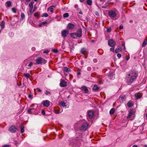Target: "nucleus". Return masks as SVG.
Wrapping results in <instances>:
<instances>
[{
    "label": "nucleus",
    "mask_w": 147,
    "mask_h": 147,
    "mask_svg": "<svg viewBox=\"0 0 147 147\" xmlns=\"http://www.w3.org/2000/svg\"><path fill=\"white\" fill-rule=\"evenodd\" d=\"M71 37L73 38L76 39L77 37L81 38L82 36V30L81 28H79L76 33H70Z\"/></svg>",
    "instance_id": "nucleus-1"
},
{
    "label": "nucleus",
    "mask_w": 147,
    "mask_h": 147,
    "mask_svg": "<svg viewBox=\"0 0 147 147\" xmlns=\"http://www.w3.org/2000/svg\"><path fill=\"white\" fill-rule=\"evenodd\" d=\"M36 64L37 65L45 64L47 62V61L44 59L42 58L41 57H38L35 60Z\"/></svg>",
    "instance_id": "nucleus-2"
},
{
    "label": "nucleus",
    "mask_w": 147,
    "mask_h": 147,
    "mask_svg": "<svg viewBox=\"0 0 147 147\" xmlns=\"http://www.w3.org/2000/svg\"><path fill=\"white\" fill-rule=\"evenodd\" d=\"M117 11H113L111 10L109 11L108 15L111 18H115L116 16V12Z\"/></svg>",
    "instance_id": "nucleus-3"
},
{
    "label": "nucleus",
    "mask_w": 147,
    "mask_h": 147,
    "mask_svg": "<svg viewBox=\"0 0 147 147\" xmlns=\"http://www.w3.org/2000/svg\"><path fill=\"white\" fill-rule=\"evenodd\" d=\"M108 45L110 47H115L116 42L113 39H109L108 42Z\"/></svg>",
    "instance_id": "nucleus-4"
},
{
    "label": "nucleus",
    "mask_w": 147,
    "mask_h": 147,
    "mask_svg": "<svg viewBox=\"0 0 147 147\" xmlns=\"http://www.w3.org/2000/svg\"><path fill=\"white\" fill-rule=\"evenodd\" d=\"M9 130L11 133H15L16 132L17 128L15 125H11L9 127Z\"/></svg>",
    "instance_id": "nucleus-5"
},
{
    "label": "nucleus",
    "mask_w": 147,
    "mask_h": 147,
    "mask_svg": "<svg viewBox=\"0 0 147 147\" xmlns=\"http://www.w3.org/2000/svg\"><path fill=\"white\" fill-rule=\"evenodd\" d=\"M88 124L87 123H84L82 125L81 127L80 128V129L81 131H85L86 130Z\"/></svg>",
    "instance_id": "nucleus-6"
},
{
    "label": "nucleus",
    "mask_w": 147,
    "mask_h": 147,
    "mask_svg": "<svg viewBox=\"0 0 147 147\" xmlns=\"http://www.w3.org/2000/svg\"><path fill=\"white\" fill-rule=\"evenodd\" d=\"M76 26L73 24L69 23L67 26V29L69 30H72L75 28Z\"/></svg>",
    "instance_id": "nucleus-7"
},
{
    "label": "nucleus",
    "mask_w": 147,
    "mask_h": 147,
    "mask_svg": "<svg viewBox=\"0 0 147 147\" xmlns=\"http://www.w3.org/2000/svg\"><path fill=\"white\" fill-rule=\"evenodd\" d=\"M94 112L92 110H90L88 111V117L90 119H92L94 115Z\"/></svg>",
    "instance_id": "nucleus-8"
},
{
    "label": "nucleus",
    "mask_w": 147,
    "mask_h": 147,
    "mask_svg": "<svg viewBox=\"0 0 147 147\" xmlns=\"http://www.w3.org/2000/svg\"><path fill=\"white\" fill-rule=\"evenodd\" d=\"M61 36L63 38H65L69 34V31L65 30H63L61 31Z\"/></svg>",
    "instance_id": "nucleus-9"
},
{
    "label": "nucleus",
    "mask_w": 147,
    "mask_h": 147,
    "mask_svg": "<svg viewBox=\"0 0 147 147\" xmlns=\"http://www.w3.org/2000/svg\"><path fill=\"white\" fill-rule=\"evenodd\" d=\"M60 85L61 87H65L67 85V83L64 80H61Z\"/></svg>",
    "instance_id": "nucleus-10"
},
{
    "label": "nucleus",
    "mask_w": 147,
    "mask_h": 147,
    "mask_svg": "<svg viewBox=\"0 0 147 147\" xmlns=\"http://www.w3.org/2000/svg\"><path fill=\"white\" fill-rule=\"evenodd\" d=\"M80 89L85 93L87 94L88 93L89 90L88 89L87 87L85 86H82Z\"/></svg>",
    "instance_id": "nucleus-11"
},
{
    "label": "nucleus",
    "mask_w": 147,
    "mask_h": 147,
    "mask_svg": "<svg viewBox=\"0 0 147 147\" xmlns=\"http://www.w3.org/2000/svg\"><path fill=\"white\" fill-rule=\"evenodd\" d=\"M137 77V76H131L129 79V82L130 83H132L134 80H135Z\"/></svg>",
    "instance_id": "nucleus-12"
},
{
    "label": "nucleus",
    "mask_w": 147,
    "mask_h": 147,
    "mask_svg": "<svg viewBox=\"0 0 147 147\" xmlns=\"http://www.w3.org/2000/svg\"><path fill=\"white\" fill-rule=\"evenodd\" d=\"M43 104L44 107H48L50 105V102L48 100L43 101Z\"/></svg>",
    "instance_id": "nucleus-13"
},
{
    "label": "nucleus",
    "mask_w": 147,
    "mask_h": 147,
    "mask_svg": "<svg viewBox=\"0 0 147 147\" xmlns=\"http://www.w3.org/2000/svg\"><path fill=\"white\" fill-rule=\"evenodd\" d=\"M134 112V110L133 109L130 110L129 111V113L128 116L127 117V118L129 119L130 118L131 116L132 115Z\"/></svg>",
    "instance_id": "nucleus-14"
},
{
    "label": "nucleus",
    "mask_w": 147,
    "mask_h": 147,
    "mask_svg": "<svg viewBox=\"0 0 147 147\" xmlns=\"http://www.w3.org/2000/svg\"><path fill=\"white\" fill-rule=\"evenodd\" d=\"M122 50V49L120 47H119L117 48H116V49L115 50V52L116 53H117L121 51Z\"/></svg>",
    "instance_id": "nucleus-15"
},
{
    "label": "nucleus",
    "mask_w": 147,
    "mask_h": 147,
    "mask_svg": "<svg viewBox=\"0 0 147 147\" xmlns=\"http://www.w3.org/2000/svg\"><path fill=\"white\" fill-rule=\"evenodd\" d=\"M87 52L86 49L84 48H82L80 51L81 53L84 54L85 53H86Z\"/></svg>",
    "instance_id": "nucleus-16"
},
{
    "label": "nucleus",
    "mask_w": 147,
    "mask_h": 147,
    "mask_svg": "<svg viewBox=\"0 0 147 147\" xmlns=\"http://www.w3.org/2000/svg\"><path fill=\"white\" fill-rule=\"evenodd\" d=\"M99 89V87L97 86L96 85H95L92 88V90L94 91H98Z\"/></svg>",
    "instance_id": "nucleus-17"
},
{
    "label": "nucleus",
    "mask_w": 147,
    "mask_h": 147,
    "mask_svg": "<svg viewBox=\"0 0 147 147\" xmlns=\"http://www.w3.org/2000/svg\"><path fill=\"white\" fill-rule=\"evenodd\" d=\"M110 3L109 1H107L105 3V4L102 7L103 8H107L110 4Z\"/></svg>",
    "instance_id": "nucleus-18"
},
{
    "label": "nucleus",
    "mask_w": 147,
    "mask_h": 147,
    "mask_svg": "<svg viewBox=\"0 0 147 147\" xmlns=\"http://www.w3.org/2000/svg\"><path fill=\"white\" fill-rule=\"evenodd\" d=\"M59 105L60 106H62L63 107L66 106L65 103L63 101H60L59 103Z\"/></svg>",
    "instance_id": "nucleus-19"
},
{
    "label": "nucleus",
    "mask_w": 147,
    "mask_h": 147,
    "mask_svg": "<svg viewBox=\"0 0 147 147\" xmlns=\"http://www.w3.org/2000/svg\"><path fill=\"white\" fill-rule=\"evenodd\" d=\"M55 7V6L52 5L48 8L47 10L48 11H50L51 13H53V7Z\"/></svg>",
    "instance_id": "nucleus-20"
},
{
    "label": "nucleus",
    "mask_w": 147,
    "mask_h": 147,
    "mask_svg": "<svg viewBox=\"0 0 147 147\" xmlns=\"http://www.w3.org/2000/svg\"><path fill=\"white\" fill-rule=\"evenodd\" d=\"M147 44V40L146 39H145L142 43V47H145Z\"/></svg>",
    "instance_id": "nucleus-21"
},
{
    "label": "nucleus",
    "mask_w": 147,
    "mask_h": 147,
    "mask_svg": "<svg viewBox=\"0 0 147 147\" xmlns=\"http://www.w3.org/2000/svg\"><path fill=\"white\" fill-rule=\"evenodd\" d=\"M133 104L130 101H129L127 104V106L129 107H132L133 105Z\"/></svg>",
    "instance_id": "nucleus-22"
},
{
    "label": "nucleus",
    "mask_w": 147,
    "mask_h": 147,
    "mask_svg": "<svg viewBox=\"0 0 147 147\" xmlns=\"http://www.w3.org/2000/svg\"><path fill=\"white\" fill-rule=\"evenodd\" d=\"M64 70L66 72H69L71 71V69L66 67H64Z\"/></svg>",
    "instance_id": "nucleus-23"
},
{
    "label": "nucleus",
    "mask_w": 147,
    "mask_h": 147,
    "mask_svg": "<svg viewBox=\"0 0 147 147\" xmlns=\"http://www.w3.org/2000/svg\"><path fill=\"white\" fill-rule=\"evenodd\" d=\"M119 99H121L122 101H125V95H121L119 97Z\"/></svg>",
    "instance_id": "nucleus-24"
},
{
    "label": "nucleus",
    "mask_w": 147,
    "mask_h": 147,
    "mask_svg": "<svg viewBox=\"0 0 147 147\" xmlns=\"http://www.w3.org/2000/svg\"><path fill=\"white\" fill-rule=\"evenodd\" d=\"M136 71L134 70H133L131 71V75L132 76H137Z\"/></svg>",
    "instance_id": "nucleus-25"
},
{
    "label": "nucleus",
    "mask_w": 147,
    "mask_h": 147,
    "mask_svg": "<svg viewBox=\"0 0 147 147\" xmlns=\"http://www.w3.org/2000/svg\"><path fill=\"white\" fill-rule=\"evenodd\" d=\"M34 110V109H29L28 110V112L30 114H33V111Z\"/></svg>",
    "instance_id": "nucleus-26"
},
{
    "label": "nucleus",
    "mask_w": 147,
    "mask_h": 147,
    "mask_svg": "<svg viewBox=\"0 0 147 147\" xmlns=\"http://www.w3.org/2000/svg\"><path fill=\"white\" fill-rule=\"evenodd\" d=\"M11 2L9 1H8L6 2V4H7V7H10L11 4Z\"/></svg>",
    "instance_id": "nucleus-27"
},
{
    "label": "nucleus",
    "mask_w": 147,
    "mask_h": 147,
    "mask_svg": "<svg viewBox=\"0 0 147 147\" xmlns=\"http://www.w3.org/2000/svg\"><path fill=\"white\" fill-rule=\"evenodd\" d=\"M115 111V109L114 108H112L109 111V113L110 115L113 114Z\"/></svg>",
    "instance_id": "nucleus-28"
},
{
    "label": "nucleus",
    "mask_w": 147,
    "mask_h": 147,
    "mask_svg": "<svg viewBox=\"0 0 147 147\" xmlns=\"http://www.w3.org/2000/svg\"><path fill=\"white\" fill-rule=\"evenodd\" d=\"M24 76L27 79H28L29 78L30 75L29 73H24Z\"/></svg>",
    "instance_id": "nucleus-29"
},
{
    "label": "nucleus",
    "mask_w": 147,
    "mask_h": 147,
    "mask_svg": "<svg viewBox=\"0 0 147 147\" xmlns=\"http://www.w3.org/2000/svg\"><path fill=\"white\" fill-rule=\"evenodd\" d=\"M5 22L4 21H1V27L2 29H3L5 27Z\"/></svg>",
    "instance_id": "nucleus-30"
},
{
    "label": "nucleus",
    "mask_w": 147,
    "mask_h": 147,
    "mask_svg": "<svg viewBox=\"0 0 147 147\" xmlns=\"http://www.w3.org/2000/svg\"><path fill=\"white\" fill-rule=\"evenodd\" d=\"M87 3L89 5H91L92 4V0H87Z\"/></svg>",
    "instance_id": "nucleus-31"
},
{
    "label": "nucleus",
    "mask_w": 147,
    "mask_h": 147,
    "mask_svg": "<svg viewBox=\"0 0 147 147\" xmlns=\"http://www.w3.org/2000/svg\"><path fill=\"white\" fill-rule=\"evenodd\" d=\"M34 3V2L32 1L29 4V6L30 7V8H33V5Z\"/></svg>",
    "instance_id": "nucleus-32"
},
{
    "label": "nucleus",
    "mask_w": 147,
    "mask_h": 147,
    "mask_svg": "<svg viewBox=\"0 0 147 147\" xmlns=\"http://www.w3.org/2000/svg\"><path fill=\"white\" fill-rule=\"evenodd\" d=\"M63 16L64 18H67L69 16V13H65L63 14Z\"/></svg>",
    "instance_id": "nucleus-33"
},
{
    "label": "nucleus",
    "mask_w": 147,
    "mask_h": 147,
    "mask_svg": "<svg viewBox=\"0 0 147 147\" xmlns=\"http://www.w3.org/2000/svg\"><path fill=\"white\" fill-rule=\"evenodd\" d=\"M48 16V15L47 13H43L41 16L42 17H47Z\"/></svg>",
    "instance_id": "nucleus-34"
},
{
    "label": "nucleus",
    "mask_w": 147,
    "mask_h": 147,
    "mask_svg": "<svg viewBox=\"0 0 147 147\" xmlns=\"http://www.w3.org/2000/svg\"><path fill=\"white\" fill-rule=\"evenodd\" d=\"M135 96L137 99H139L141 97V96H140L139 95L137 94H135Z\"/></svg>",
    "instance_id": "nucleus-35"
},
{
    "label": "nucleus",
    "mask_w": 147,
    "mask_h": 147,
    "mask_svg": "<svg viewBox=\"0 0 147 147\" xmlns=\"http://www.w3.org/2000/svg\"><path fill=\"white\" fill-rule=\"evenodd\" d=\"M34 15L35 17H37V18H38L40 16V14L38 13H35Z\"/></svg>",
    "instance_id": "nucleus-36"
},
{
    "label": "nucleus",
    "mask_w": 147,
    "mask_h": 147,
    "mask_svg": "<svg viewBox=\"0 0 147 147\" xmlns=\"http://www.w3.org/2000/svg\"><path fill=\"white\" fill-rule=\"evenodd\" d=\"M21 18L22 19H23L25 18V15L24 14V13H22L21 14Z\"/></svg>",
    "instance_id": "nucleus-37"
},
{
    "label": "nucleus",
    "mask_w": 147,
    "mask_h": 147,
    "mask_svg": "<svg viewBox=\"0 0 147 147\" xmlns=\"http://www.w3.org/2000/svg\"><path fill=\"white\" fill-rule=\"evenodd\" d=\"M24 132V127H22L21 128V133H23Z\"/></svg>",
    "instance_id": "nucleus-38"
},
{
    "label": "nucleus",
    "mask_w": 147,
    "mask_h": 147,
    "mask_svg": "<svg viewBox=\"0 0 147 147\" xmlns=\"http://www.w3.org/2000/svg\"><path fill=\"white\" fill-rule=\"evenodd\" d=\"M111 28L109 27L107 28V31L108 33H109L111 31Z\"/></svg>",
    "instance_id": "nucleus-39"
},
{
    "label": "nucleus",
    "mask_w": 147,
    "mask_h": 147,
    "mask_svg": "<svg viewBox=\"0 0 147 147\" xmlns=\"http://www.w3.org/2000/svg\"><path fill=\"white\" fill-rule=\"evenodd\" d=\"M12 10L14 13H16L17 9L13 7L12 9Z\"/></svg>",
    "instance_id": "nucleus-40"
},
{
    "label": "nucleus",
    "mask_w": 147,
    "mask_h": 147,
    "mask_svg": "<svg viewBox=\"0 0 147 147\" xmlns=\"http://www.w3.org/2000/svg\"><path fill=\"white\" fill-rule=\"evenodd\" d=\"M113 75V73H110L109 74V76L110 77V79H111L112 78V76Z\"/></svg>",
    "instance_id": "nucleus-41"
},
{
    "label": "nucleus",
    "mask_w": 147,
    "mask_h": 147,
    "mask_svg": "<svg viewBox=\"0 0 147 147\" xmlns=\"http://www.w3.org/2000/svg\"><path fill=\"white\" fill-rule=\"evenodd\" d=\"M45 93L47 95H48V94H49L50 95L51 94V93L50 92V91H48L47 90H46V91H45Z\"/></svg>",
    "instance_id": "nucleus-42"
},
{
    "label": "nucleus",
    "mask_w": 147,
    "mask_h": 147,
    "mask_svg": "<svg viewBox=\"0 0 147 147\" xmlns=\"http://www.w3.org/2000/svg\"><path fill=\"white\" fill-rule=\"evenodd\" d=\"M52 51L53 52L55 53H56L58 52V50L55 49H53L52 50Z\"/></svg>",
    "instance_id": "nucleus-43"
},
{
    "label": "nucleus",
    "mask_w": 147,
    "mask_h": 147,
    "mask_svg": "<svg viewBox=\"0 0 147 147\" xmlns=\"http://www.w3.org/2000/svg\"><path fill=\"white\" fill-rule=\"evenodd\" d=\"M41 24L42 25H45V24H48L47 22L46 21H45L44 22H41Z\"/></svg>",
    "instance_id": "nucleus-44"
},
{
    "label": "nucleus",
    "mask_w": 147,
    "mask_h": 147,
    "mask_svg": "<svg viewBox=\"0 0 147 147\" xmlns=\"http://www.w3.org/2000/svg\"><path fill=\"white\" fill-rule=\"evenodd\" d=\"M117 56L118 57V59H119V58H120L121 57V54H120V53H118L117 55Z\"/></svg>",
    "instance_id": "nucleus-45"
},
{
    "label": "nucleus",
    "mask_w": 147,
    "mask_h": 147,
    "mask_svg": "<svg viewBox=\"0 0 147 147\" xmlns=\"http://www.w3.org/2000/svg\"><path fill=\"white\" fill-rule=\"evenodd\" d=\"M32 9L33 8H30V12L31 14H32L34 11V10L32 11Z\"/></svg>",
    "instance_id": "nucleus-46"
},
{
    "label": "nucleus",
    "mask_w": 147,
    "mask_h": 147,
    "mask_svg": "<svg viewBox=\"0 0 147 147\" xmlns=\"http://www.w3.org/2000/svg\"><path fill=\"white\" fill-rule=\"evenodd\" d=\"M41 113H42V115H43L45 116L46 115L45 112L43 110H42Z\"/></svg>",
    "instance_id": "nucleus-47"
},
{
    "label": "nucleus",
    "mask_w": 147,
    "mask_h": 147,
    "mask_svg": "<svg viewBox=\"0 0 147 147\" xmlns=\"http://www.w3.org/2000/svg\"><path fill=\"white\" fill-rule=\"evenodd\" d=\"M112 47L110 49V50L111 51H113L114 50V49L115 48V47Z\"/></svg>",
    "instance_id": "nucleus-48"
},
{
    "label": "nucleus",
    "mask_w": 147,
    "mask_h": 147,
    "mask_svg": "<svg viewBox=\"0 0 147 147\" xmlns=\"http://www.w3.org/2000/svg\"><path fill=\"white\" fill-rule=\"evenodd\" d=\"M87 70L88 71H90L91 70V68L90 67H88L87 68Z\"/></svg>",
    "instance_id": "nucleus-49"
},
{
    "label": "nucleus",
    "mask_w": 147,
    "mask_h": 147,
    "mask_svg": "<svg viewBox=\"0 0 147 147\" xmlns=\"http://www.w3.org/2000/svg\"><path fill=\"white\" fill-rule=\"evenodd\" d=\"M33 65V63L32 62H30L28 65V66L31 67Z\"/></svg>",
    "instance_id": "nucleus-50"
},
{
    "label": "nucleus",
    "mask_w": 147,
    "mask_h": 147,
    "mask_svg": "<svg viewBox=\"0 0 147 147\" xmlns=\"http://www.w3.org/2000/svg\"><path fill=\"white\" fill-rule=\"evenodd\" d=\"M49 52V51L48 50H46L45 51H44L43 52V53H48Z\"/></svg>",
    "instance_id": "nucleus-51"
},
{
    "label": "nucleus",
    "mask_w": 147,
    "mask_h": 147,
    "mask_svg": "<svg viewBox=\"0 0 147 147\" xmlns=\"http://www.w3.org/2000/svg\"><path fill=\"white\" fill-rule=\"evenodd\" d=\"M9 145H3L2 147H9Z\"/></svg>",
    "instance_id": "nucleus-52"
},
{
    "label": "nucleus",
    "mask_w": 147,
    "mask_h": 147,
    "mask_svg": "<svg viewBox=\"0 0 147 147\" xmlns=\"http://www.w3.org/2000/svg\"><path fill=\"white\" fill-rule=\"evenodd\" d=\"M123 26L122 25L120 26L119 28L120 29H123Z\"/></svg>",
    "instance_id": "nucleus-53"
},
{
    "label": "nucleus",
    "mask_w": 147,
    "mask_h": 147,
    "mask_svg": "<svg viewBox=\"0 0 147 147\" xmlns=\"http://www.w3.org/2000/svg\"><path fill=\"white\" fill-rule=\"evenodd\" d=\"M93 61L94 63H96L97 62V60L96 59H94L93 60Z\"/></svg>",
    "instance_id": "nucleus-54"
},
{
    "label": "nucleus",
    "mask_w": 147,
    "mask_h": 147,
    "mask_svg": "<svg viewBox=\"0 0 147 147\" xmlns=\"http://www.w3.org/2000/svg\"><path fill=\"white\" fill-rule=\"evenodd\" d=\"M36 89L38 90V91L39 92H41V90L39 88H37Z\"/></svg>",
    "instance_id": "nucleus-55"
},
{
    "label": "nucleus",
    "mask_w": 147,
    "mask_h": 147,
    "mask_svg": "<svg viewBox=\"0 0 147 147\" xmlns=\"http://www.w3.org/2000/svg\"><path fill=\"white\" fill-rule=\"evenodd\" d=\"M55 113L56 114H58L60 113V111H55Z\"/></svg>",
    "instance_id": "nucleus-56"
},
{
    "label": "nucleus",
    "mask_w": 147,
    "mask_h": 147,
    "mask_svg": "<svg viewBox=\"0 0 147 147\" xmlns=\"http://www.w3.org/2000/svg\"><path fill=\"white\" fill-rule=\"evenodd\" d=\"M28 96L29 98H32V95L31 94H29Z\"/></svg>",
    "instance_id": "nucleus-57"
},
{
    "label": "nucleus",
    "mask_w": 147,
    "mask_h": 147,
    "mask_svg": "<svg viewBox=\"0 0 147 147\" xmlns=\"http://www.w3.org/2000/svg\"><path fill=\"white\" fill-rule=\"evenodd\" d=\"M81 73L80 71H78L77 73V75H80Z\"/></svg>",
    "instance_id": "nucleus-58"
},
{
    "label": "nucleus",
    "mask_w": 147,
    "mask_h": 147,
    "mask_svg": "<svg viewBox=\"0 0 147 147\" xmlns=\"http://www.w3.org/2000/svg\"><path fill=\"white\" fill-rule=\"evenodd\" d=\"M122 46L124 47V48L125 49V43H123L122 44Z\"/></svg>",
    "instance_id": "nucleus-59"
},
{
    "label": "nucleus",
    "mask_w": 147,
    "mask_h": 147,
    "mask_svg": "<svg viewBox=\"0 0 147 147\" xmlns=\"http://www.w3.org/2000/svg\"><path fill=\"white\" fill-rule=\"evenodd\" d=\"M95 14L96 15H99V13H98V12H96L95 13Z\"/></svg>",
    "instance_id": "nucleus-60"
},
{
    "label": "nucleus",
    "mask_w": 147,
    "mask_h": 147,
    "mask_svg": "<svg viewBox=\"0 0 147 147\" xmlns=\"http://www.w3.org/2000/svg\"><path fill=\"white\" fill-rule=\"evenodd\" d=\"M80 1L81 2L83 3L84 2L85 0H80Z\"/></svg>",
    "instance_id": "nucleus-61"
},
{
    "label": "nucleus",
    "mask_w": 147,
    "mask_h": 147,
    "mask_svg": "<svg viewBox=\"0 0 147 147\" xmlns=\"http://www.w3.org/2000/svg\"><path fill=\"white\" fill-rule=\"evenodd\" d=\"M42 24H41V23L39 25H38V26L39 27H41L42 26Z\"/></svg>",
    "instance_id": "nucleus-62"
},
{
    "label": "nucleus",
    "mask_w": 147,
    "mask_h": 147,
    "mask_svg": "<svg viewBox=\"0 0 147 147\" xmlns=\"http://www.w3.org/2000/svg\"><path fill=\"white\" fill-rule=\"evenodd\" d=\"M138 146L137 145H134L132 146V147H137Z\"/></svg>",
    "instance_id": "nucleus-63"
},
{
    "label": "nucleus",
    "mask_w": 147,
    "mask_h": 147,
    "mask_svg": "<svg viewBox=\"0 0 147 147\" xmlns=\"http://www.w3.org/2000/svg\"><path fill=\"white\" fill-rule=\"evenodd\" d=\"M129 59V57H127L126 58V60H128Z\"/></svg>",
    "instance_id": "nucleus-64"
}]
</instances>
